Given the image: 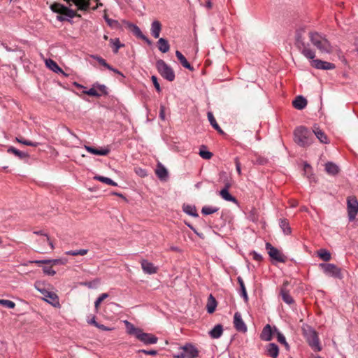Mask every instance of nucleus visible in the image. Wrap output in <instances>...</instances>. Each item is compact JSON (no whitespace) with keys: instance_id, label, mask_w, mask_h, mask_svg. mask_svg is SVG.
<instances>
[{"instance_id":"nucleus-16","label":"nucleus","mask_w":358,"mask_h":358,"mask_svg":"<svg viewBox=\"0 0 358 358\" xmlns=\"http://www.w3.org/2000/svg\"><path fill=\"white\" fill-rule=\"evenodd\" d=\"M141 267L145 273L147 274H155L157 272V267L154 265L152 262H148L146 259L141 261Z\"/></svg>"},{"instance_id":"nucleus-33","label":"nucleus","mask_w":358,"mask_h":358,"mask_svg":"<svg viewBox=\"0 0 358 358\" xmlns=\"http://www.w3.org/2000/svg\"><path fill=\"white\" fill-rule=\"evenodd\" d=\"M237 281L240 285V295L243 298L244 301L247 303L248 301V296L243 280L241 277L238 276L237 278Z\"/></svg>"},{"instance_id":"nucleus-24","label":"nucleus","mask_w":358,"mask_h":358,"mask_svg":"<svg viewBox=\"0 0 358 358\" xmlns=\"http://www.w3.org/2000/svg\"><path fill=\"white\" fill-rule=\"evenodd\" d=\"M31 263H34L38 266H41V264H50L51 266H53V265L64 264V262L61 259H54L34 260V261L31 262Z\"/></svg>"},{"instance_id":"nucleus-38","label":"nucleus","mask_w":358,"mask_h":358,"mask_svg":"<svg viewBox=\"0 0 358 358\" xmlns=\"http://www.w3.org/2000/svg\"><path fill=\"white\" fill-rule=\"evenodd\" d=\"M220 195L223 199L227 201H231L234 203H238V200L227 189H221L220 192Z\"/></svg>"},{"instance_id":"nucleus-32","label":"nucleus","mask_w":358,"mask_h":358,"mask_svg":"<svg viewBox=\"0 0 358 358\" xmlns=\"http://www.w3.org/2000/svg\"><path fill=\"white\" fill-rule=\"evenodd\" d=\"M208 121L211 126L220 134H224V132L217 123L215 118L213 116V114L211 112H208L207 114Z\"/></svg>"},{"instance_id":"nucleus-50","label":"nucleus","mask_w":358,"mask_h":358,"mask_svg":"<svg viewBox=\"0 0 358 358\" xmlns=\"http://www.w3.org/2000/svg\"><path fill=\"white\" fill-rule=\"evenodd\" d=\"M96 89V87L92 86V87L90 88V90H84L83 92V93L85 94H87L89 96H96V97L101 96V94H99Z\"/></svg>"},{"instance_id":"nucleus-19","label":"nucleus","mask_w":358,"mask_h":358,"mask_svg":"<svg viewBox=\"0 0 358 358\" xmlns=\"http://www.w3.org/2000/svg\"><path fill=\"white\" fill-rule=\"evenodd\" d=\"M155 174L161 180H166L169 177L167 169L161 163L157 164Z\"/></svg>"},{"instance_id":"nucleus-37","label":"nucleus","mask_w":358,"mask_h":358,"mask_svg":"<svg viewBox=\"0 0 358 358\" xmlns=\"http://www.w3.org/2000/svg\"><path fill=\"white\" fill-rule=\"evenodd\" d=\"M110 46L113 49V52L115 54H117L119 51V49L122 47L124 46V44L121 43L120 39L118 38H110Z\"/></svg>"},{"instance_id":"nucleus-30","label":"nucleus","mask_w":358,"mask_h":358,"mask_svg":"<svg viewBox=\"0 0 358 358\" xmlns=\"http://www.w3.org/2000/svg\"><path fill=\"white\" fill-rule=\"evenodd\" d=\"M223 333V327L218 324L215 325L212 330L210 331L209 335L212 338H219Z\"/></svg>"},{"instance_id":"nucleus-7","label":"nucleus","mask_w":358,"mask_h":358,"mask_svg":"<svg viewBox=\"0 0 358 358\" xmlns=\"http://www.w3.org/2000/svg\"><path fill=\"white\" fill-rule=\"evenodd\" d=\"M156 68L160 76L166 80L172 82L175 80L176 75L173 69L163 59L157 60Z\"/></svg>"},{"instance_id":"nucleus-28","label":"nucleus","mask_w":358,"mask_h":358,"mask_svg":"<svg viewBox=\"0 0 358 358\" xmlns=\"http://www.w3.org/2000/svg\"><path fill=\"white\" fill-rule=\"evenodd\" d=\"M325 171L329 175L336 176L339 173L340 169L336 164L328 162L325 164Z\"/></svg>"},{"instance_id":"nucleus-39","label":"nucleus","mask_w":358,"mask_h":358,"mask_svg":"<svg viewBox=\"0 0 358 358\" xmlns=\"http://www.w3.org/2000/svg\"><path fill=\"white\" fill-rule=\"evenodd\" d=\"M127 330L129 334L134 335L137 338V335L139 334L142 329L135 327L132 324L126 321Z\"/></svg>"},{"instance_id":"nucleus-36","label":"nucleus","mask_w":358,"mask_h":358,"mask_svg":"<svg viewBox=\"0 0 358 358\" xmlns=\"http://www.w3.org/2000/svg\"><path fill=\"white\" fill-rule=\"evenodd\" d=\"M217 303L216 299L213 297L212 294H210L208 299L207 303V311L208 313H213L215 312V308L217 307Z\"/></svg>"},{"instance_id":"nucleus-13","label":"nucleus","mask_w":358,"mask_h":358,"mask_svg":"<svg viewBox=\"0 0 358 358\" xmlns=\"http://www.w3.org/2000/svg\"><path fill=\"white\" fill-rule=\"evenodd\" d=\"M234 326L238 332L246 333L248 331L247 326L242 319L239 312H236L234 315Z\"/></svg>"},{"instance_id":"nucleus-15","label":"nucleus","mask_w":358,"mask_h":358,"mask_svg":"<svg viewBox=\"0 0 358 358\" xmlns=\"http://www.w3.org/2000/svg\"><path fill=\"white\" fill-rule=\"evenodd\" d=\"M137 339L145 345L155 344L157 342L158 338L152 334L144 333L143 330L137 335Z\"/></svg>"},{"instance_id":"nucleus-29","label":"nucleus","mask_w":358,"mask_h":358,"mask_svg":"<svg viewBox=\"0 0 358 358\" xmlns=\"http://www.w3.org/2000/svg\"><path fill=\"white\" fill-rule=\"evenodd\" d=\"M279 226L285 235H289L292 233V229L287 219L281 218L279 220Z\"/></svg>"},{"instance_id":"nucleus-60","label":"nucleus","mask_w":358,"mask_h":358,"mask_svg":"<svg viewBox=\"0 0 358 358\" xmlns=\"http://www.w3.org/2000/svg\"><path fill=\"white\" fill-rule=\"evenodd\" d=\"M311 169H312V168L308 164L306 163L304 164L303 171H304L305 173L307 174V177L308 178H310L308 173H309V172H310Z\"/></svg>"},{"instance_id":"nucleus-58","label":"nucleus","mask_w":358,"mask_h":358,"mask_svg":"<svg viewBox=\"0 0 358 358\" xmlns=\"http://www.w3.org/2000/svg\"><path fill=\"white\" fill-rule=\"evenodd\" d=\"M139 352H142L145 355H152V356H155L157 355V351L155 350H139Z\"/></svg>"},{"instance_id":"nucleus-42","label":"nucleus","mask_w":358,"mask_h":358,"mask_svg":"<svg viewBox=\"0 0 358 358\" xmlns=\"http://www.w3.org/2000/svg\"><path fill=\"white\" fill-rule=\"evenodd\" d=\"M15 141L20 143H22L23 145H28V146L37 147L38 145H40V143H38V142H33V141H31L29 140H26L22 136L16 137Z\"/></svg>"},{"instance_id":"nucleus-61","label":"nucleus","mask_w":358,"mask_h":358,"mask_svg":"<svg viewBox=\"0 0 358 358\" xmlns=\"http://www.w3.org/2000/svg\"><path fill=\"white\" fill-rule=\"evenodd\" d=\"M66 255H72V256H77L79 255V251L78 250H69L65 252Z\"/></svg>"},{"instance_id":"nucleus-10","label":"nucleus","mask_w":358,"mask_h":358,"mask_svg":"<svg viewBox=\"0 0 358 358\" xmlns=\"http://www.w3.org/2000/svg\"><path fill=\"white\" fill-rule=\"evenodd\" d=\"M347 210L348 215V220L352 222L355 220L356 215L358 213V201L355 196H349L347 199Z\"/></svg>"},{"instance_id":"nucleus-20","label":"nucleus","mask_w":358,"mask_h":358,"mask_svg":"<svg viewBox=\"0 0 358 358\" xmlns=\"http://www.w3.org/2000/svg\"><path fill=\"white\" fill-rule=\"evenodd\" d=\"M313 134L318 138V140L322 143H328L329 140L324 132L321 130L317 124H315L313 129Z\"/></svg>"},{"instance_id":"nucleus-4","label":"nucleus","mask_w":358,"mask_h":358,"mask_svg":"<svg viewBox=\"0 0 358 358\" xmlns=\"http://www.w3.org/2000/svg\"><path fill=\"white\" fill-rule=\"evenodd\" d=\"M303 335L309 346L315 352L322 350L317 332L310 326L306 324L302 327Z\"/></svg>"},{"instance_id":"nucleus-12","label":"nucleus","mask_w":358,"mask_h":358,"mask_svg":"<svg viewBox=\"0 0 358 358\" xmlns=\"http://www.w3.org/2000/svg\"><path fill=\"white\" fill-rule=\"evenodd\" d=\"M289 282L287 280L284 281L282 285L280 287V295L282 297V301L288 304L292 305L294 303V300L293 297L290 295L289 290L287 289V287L289 286Z\"/></svg>"},{"instance_id":"nucleus-53","label":"nucleus","mask_w":358,"mask_h":358,"mask_svg":"<svg viewBox=\"0 0 358 358\" xmlns=\"http://www.w3.org/2000/svg\"><path fill=\"white\" fill-rule=\"evenodd\" d=\"M52 266H43V271L45 275H54L56 273V271L52 269Z\"/></svg>"},{"instance_id":"nucleus-57","label":"nucleus","mask_w":358,"mask_h":358,"mask_svg":"<svg viewBox=\"0 0 358 358\" xmlns=\"http://www.w3.org/2000/svg\"><path fill=\"white\" fill-rule=\"evenodd\" d=\"M234 163H235V165H236V171L238 173V174L240 176L241 175V162L239 161V157H236L234 158Z\"/></svg>"},{"instance_id":"nucleus-6","label":"nucleus","mask_w":358,"mask_h":358,"mask_svg":"<svg viewBox=\"0 0 358 358\" xmlns=\"http://www.w3.org/2000/svg\"><path fill=\"white\" fill-rule=\"evenodd\" d=\"M34 287L43 295V299L54 307H59V300L57 294L53 292L48 291L45 288V283L43 281H36Z\"/></svg>"},{"instance_id":"nucleus-23","label":"nucleus","mask_w":358,"mask_h":358,"mask_svg":"<svg viewBox=\"0 0 358 358\" xmlns=\"http://www.w3.org/2000/svg\"><path fill=\"white\" fill-rule=\"evenodd\" d=\"M176 56L178 58V59L179 60L181 65L184 68H185L191 71H194V67L189 63V62L187 60L185 57L179 50H176Z\"/></svg>"},{"instance_id":"nucleus-5","label":"nucleus","mask_w":358,"mask_h":358,"mask_svg":"<svg viewBox=\"0 0 358 358\" xmlns=\"http://www.w3.org/2000/svg\"><path fill=\"white\" fill-rule=\"evenodd\" d=\"M50 9L52 12L60 14L57 16V20L59 22L70 21L71 19L78 16L76 12L62 3H54L50 6Z\"/></svg>"},{"instance_id":"nucleus-21","label":"nucleus","mask_w":358,"mask_h":358,"mask_svg":"<svg viewBox=\"0 0 358 358\" xmlns=\"http://www.w3.org/2000/svg\"><path fill=\"white\" fill-rule=\"evenodd\" d=\"M307 100L301 95L297 96L295 99L292 101L294 108L297 110H303L307 106Z\"/></svg>"},{"instance_id":"nucleus-22","label":"nucleus","mask_w":358,"mask_h":358,"mask_svg":"<svg viewBox=\"0 0 358 358\" xmlns=\"http://www.w3.org/2000/svg\"><path fill=\"white\" fill-rule=\"evenodd\" d=\"M162 24L159 20H154L151 24L150 32L152 36L155 38L159 37L160 32L162 31Z\"/></svg>"},{"instance_id":"nucleus-51","label":"nucleus","mask_w":358,"mask_h":358,"mask_svg":"<svg viewBox=\"0 0 358 358\" xmlns=\"http://www.w3.org/2000/svg\"><path fill=\"white\" fill-rule=\"evenodd\" d=\"M92 57H93L94 59H96L100 65H101V66H104V67H105V68H106L107 69H110V65L109 64H108V63L106 62V61L103 58H102L101 57L98 56V55H93V56H92Z\"/></svg>"},{"instance_id":"nucleus-59","label":"nucleus","mask_w":358,"mask_h":358,"mask_svg":"<svg viewBox=\"0 0 358 358\" xmlns=\"http://www.w3.org/2000/svg\"><path fill=\"white\" fill-rule=\"evenodd\" d=\"M159 116L161 120H165V106L163 105L160 106Z\"/></svg>"},{"instance_id":"nucleus-54","label":"nucleus","mask_w":358,"mask_h":358,"mask_svg":"<svg viewBox=\"0 0 358 358\" xmlns=\"http://www.w3.org/2000/svg\"><path fill=\"white\" fill-rule=\"evenodd\" d=\"M108 296V294L107 293H103L101 294L95 301L94 302V306L97 309L100 305V303L107 297Z\"/></svg>"},{"instance_id":"nucleus-47","label":"nucleus","mask_w":358,"mask_h":358,"mask_svg":"<svg viewBox=\"0 0 358 358\" xmlns=\"http://www.w3.org/2000/svg\"><path fill=\"white\" fill-rule=\"evenodd\" d=\"M93 87H96L100 92L99 94H101V96H106L108 94V88L106 85L99 84V83H95L93 84Z\"/></svg>"},{"instance_id":"nucleus-43","label":"nucleus","mask_w":358,"mask_h":358,"mask_svg":"<svg viewBox=\"0 0 358 358\" xmlns=\"http://www.w3.org/2000/svg\"><path fill=\"white\" fill-rule=\"evenodd\" d=\"M199 154L205 159H210L213 157V153L206 150V146L204 145L201 146Z\"/></svg>"},{"instance_id":"nucleus-26","label":"nucleus","mask_w":358,"mask_h":358,"mask_svg":"<svg viewBox=\"0 0 358 358\" xmlns=\"http://www.w3.org/2000/svg\"><path fill=\"white\" fill-rule=\"evenodd\" d=\"M266 353L272 358H277L279 354L278 346L273 343H268L266 346Z\"/></svg>"},{"instance_id":"nucleus-56","label":"nucleus","mask_w":358,"mask_h":358,"mask_svg":"<svg viewBox=\"0 0 358 358\" xmlns=\"http://www.w3.org/2000/svg\"><path fill=\"white\" fill-rule=\"evenodd\" d=\"M151 80H152V83H153V85H154V86H155V87L156 90H157L158 92H161L162 89H161V87H160L159 83V82H158V79H157V76H152L151 77Z\"/></svg>"},{"instance_id":"nucleus-8","label":"nucleus","mask_w":358,"mask_h":358,"mask_svg":"<svg viewBox=\"0 0 358 358\" xmlns=\"http://www.w3.org/2000/svg\"><path fill=\"white\" fill-rule=\"evenodd\" d=\"M319 266L328 276L338 279H341L343 278L341 269L334 264L321 263L319 264Z\"/></svg>"},{"instance_id":"nucleus-48","label":"nucleus","mask_w":358,"mask_h":358,"mask_svg":"<svg viewBox=\"0 0 358 358\" xmlns=\"http://www.w3.org/2000/svg\"><path fill=\"white\" fill-rule=\"evenodd\" d=\"M104 19H105L106 22H107V24H108V26H110V27L117 28V29H120L121 27L120 24L117 20H112V19L109 18L107 15L104 16Z\"/></svg>"},{"instance_id":"nucleus-25","label":"nucleus","mask_w":358,"mask_h":358,"mask_svg":"<svg viewBox=\"0 0 358 358\" xmlns=\"http://www.w3.org/2000/svg\"><path fill=\"white\" fill-rule=\"evenodd\" d=\"M7 152L8 153L13 154L15 156L18 157L20 159L27 160L29 159V155L27 152L20 151L14 147H9Z\"/></svg>"},{"instance_id":"nucleus-40","label":"nucleus","mask_w":358,"mask_h":358,"mask_svg":"<svg viewBox=\"0 0 358 358\" xmlns=\"http://www.w3.org/2000/svg\"><path fill=\"white\" fill-rule=\"evenodd\" d=\"M183 211L189 215L196 217L199 216L194 206L186 205L183 206Z\"/></svg>"},{"instance_id":"nucleus-52","label":"nucleus","mask_w":358,"mask_h":358,"mask_svg":"<svg viewBox=\"0 0 358 358\" xmlns=\"http://www.w3.org/2000/svg\"><path fill=\"white\" fill-rule=\"evenodd\" d=\"M0 305L10 309L15 307V303L13 301L7 299H0Z\"/></svg>"},{"instance_id":"nucleus-11","label":"nucleus","mask_w":358,"mask_h":358,"mask_svg":"<svg viewBox=\"0 0 358 358\" xmlns=\"http://www.w3.org/2000/svg\"><path fill=\"white\" fill-rule=\"evenodd\" d=\"M266 249L272 259L281 263H285L287 261V257L270 243H266Z\"/></svg>"},{"instance_id":"nucleus-46","label":"nucleus","mask_w":358,"mask_h":358,"mask_svg":"<svg viewBox=\"0 0 358 358\" xmlns=\"http://www.w3.org/2000/svg\"><path fill=\"white\" fill-rule=\"evenodd\" d=\"M34 234H36V235H41V236H43L45 237V238L43 239V241H46L47 243H48V244L50 245V249L51 250H53L54 249V245L52 243V242L50 241L48 235L45 233H44L43 231L42 230H39V231H34Z\"/></svg>"},{"instance_id":"nucleus-31","label":"nucleus","mask_w":358,"mask_h":358,"mask_svg":"<svg viewBox=\"0 0 358 358\" xmlns=\"http://www.w3.org/2000/svg\"><path fill=\"white\" fill-rule=\"evenodd\" d=\"M274 333L276 334L278 341L284 345L287 351H289L290 346L289 343L286 341L284 335L281 332H280L276 327H274Z\"/></svg>"},{"instance_id":"nucleus-49","label":"nucleus","mask_w":358,"mask_h":358,"mask_svg":"<svg viewBox=\"0 0 358 358\" xmlns=\"http://www.w3.org/2000/svg\"><path fill=\"white\" fill-rule=\"evenodd\" d=\"M268 160L267 158L260 156V155L256 156L255 159L253 161V163L255 164H258V165H265V164H268Z\"/></svg>"},{"instance_id":"nucleus-55","label":"nucleus","mask_w":358,"mask_h":358,"mask_svg":"<svg viewBox=\"0 0 358 358\" xmlns=\"http://www.w3.org/2000/svg\"><path fill=\"white\" fill-rule=\"evenodd\" d=\"M250 255L252 257V259L256 262H262L263 259L262 256L257 253L256 251H252L250 252Z\"/></svg>"},{"instance_id":"nucleus-34","label":"nucleus","mask_w":358,"mask_h":358,"mask_svg":"<svg viewBox=\"0 0 358 358\" xmlns=\"http://www.w3.org/2000/svg\"><path fill=\"white\" fill-rule=\"evenodd\" d=\"M122 22L131 30V31H132V33L136 37L138 38L139 36H141L143 34L141 30L137 25L126 20H123Z\"/></svg>"},{"instance_id":"nucleus-14","label":"nucleus","mask_w":358,"mask_h":358,"mask_svg":"<svg viewBox=\"0 0 358 358\" xmlns=\"http://www.w3.org/2000/svg\"><path fill=\"white\" fill-rule=\"evenodd\" d=\"M311 59V66L317 69L331 70L336 68V66L334 63L322 61L318 59Z\"/></svg>"},{"instance_id":"nucleus-2","label":"nucleus","mask_w":358,"mask_h":358,"mask_svg":"<svg viewBox=\"0 0 358 358\" xmlns=\"http://www.w3.org/2000/svg\"><path fill=\"white\" fill-rule=\"evenodd\" d=\"M313 131L304 126L296 127L294 131V142L301 147L310 145L313 142Z\"/></svg>"},{"instance_id":"nucleus-62","label":"nucleus","mask_w":358,"mask_h":358,"mask_svg":"<svg viewBox=\"0 0 358 358\" xmlns=\"http://www.w3.org/2000/svg\"><path fill=\"white\" fill-rule=\"evenodd\" d=\"M110 69H108V70L121 76L122 78H124V76L123 75V73L122 72H120L118 69H115L114 67H113L111 65L110 66Z\"/></svg>"},{"instance_id":"nucleus-17","label":"nucleus","mask_w":358,"mask_h":358,"mask_svg":"<svg viewBox=\"0 0 358 358\" xmlns=\"http://www.w3.org/2000/svg\"><path fill=\"white\" fill-rule=\"evenodd\" d=\"M85 148L88 152H90L92 155H99V156H106V155H108L109 152H110V150L108 148H101L100 149H98V148H93L92 146L85 145Z\"/></svg>"},{"instance_id":"nucleus-3","label":"nucleus","mask_w":358,"mask_h":358,"mask_svg":"<svg viewBox=\"0 0 358 358\" xmlns=\"http://www.w3.org/2000/svg\"><path fill=\"white\" fill-rule=\"evenodd\" d=\"M309 39L311 43L317 48L322 53H331L333 51L330 42L325 36L317 32L310 31L308 34Z\"/></svg>"},{"instance_id":"nucleus-9","label":"nucleus","mask_w":358,"mask_h":358,"mask_svg":"<svg viewBox=\"0 0 358 358\" xmlns=\"http://www.w3.org/2000/svg\"><path fill=\"white\" fill-rule=\"evenodd\" d=\"M181 351L175 356L176 358H196L199 356V350L192 343H187L180 347Z\"/></svg>"},{"instance_id":"nucleus-64","label":"nucleus","mask_w":358,"mask_h":358,"mask_svg":"<svg viewBox=\"0 0 358 358\" xmlns=\"http://www.w3.org/2000/svg\"><path fill=\"white\" fill-rule=\"evenodd\" d=\"M96 327H97L98 329H99L101 330H103V331H108V330H110L109 328L106 327L103 324H99V323L97 324Z\"/></svg>"},{"instance_id":"nucleus-35","label":"nucleus","mask_w":358,"mask_h":358,"mask_svg":"<svg viewBox=\"0 0 358 358\" xmlns=\"http://www.w3.org/2000/svg\"><path fill=\"white\" fill-rule=\"evenodd\" d=\"M158 48L160 52L162 53L167 52L170 49V45L168 41L164 38H160L158 40Z\"/></svg>"},{"instance_id":"nucleus-63","label":"nucleus","mask_w":358,"mask_h":358,"mask_svg":"<svg viewBox=\"0 0 358 358\" xmlns=\"http://www.w3.org/2000/svg\"><path fill=\"white\" fill-rule=\"evenodd\" d=\"M138 38L143 40L144 41H145L148 45L152 44V41L143 34H142L141 36H139Z\"/></svg>"},{"instance_id":"nucleus-45","label":"nucleus","mask_w":358,"mask_h":358,"mask_svg":"<svg viewBox=\"0 0 358 358\" xmlns=\"http://www.w3.org/2000/svg\"><path fill=\"white\" fill-rule=\"evenodd\" d=\"M219 210V208L210 206H205L201 209V213L204 215H211Z\"/></svg>"},{"instance_id":"nucleus-1","label":"nucleus","mask_w":358,"mask_h":358,"mask_svg":"<svg viewBox=\"0 0 358 358\" xmlns=\"http://www.w3.org/2000/svg\"><path fill=\"white\" fill-rule=\"evenodd\" d=\"M304 34V29H299L296 31L295 45L305 57L307 59H315V52L310 48L308 43H306Z\"/></svg>"},{"instance_id":"nucleus-44","label":"nucleus","mask_w":358,"mask_h":358,"mask_svg":"<svg viewBox=\"0 0 358 358\" xmlns=\"http://www.w3.org/2000/svg\"><path fill=\"white\" fill-rule=\"evenodd\" d=\"M94 179L102 182H104L107 185H112V186H117V184L114 182L113 180H111L109 178L101 176H96L94 177Z\"/></svg>"},{"instance_id":"nucleus-18","label":"nucleus","mask_w":358,"mask_h":358,"mask_svg":"<svg viewBox=\"0 0 358 358\" xmlns=\"http://www.w3.org/2000/svg\"><path fill=\"white\" fill-rule=\"evenodd\" d=\"M273 332L271 325L268 324L263 328L260 334V338L264 341H270L272 340Z\"/></svg>"},{"instance_id":"nucleus-41","label":"nucleus","mask_w":358,"mask_h":358,"mask_svg":"<svg viewBox=\"0 0 358 358\" xmlns=\"http://www.w3.org/2000/svg\"><path fill=\"white\" fill-rule=\"evenodd\" d=\"M317 253V256L324 262H328L331 259V253L325 249H320Z\"/></svg>"},{"instance_id":"nucleus-27","label":"nucleus","mask_w":358,"mask_h":358,"mask_svg":"<svg viewBox=\"0 0 358 358\" xmlns=\"http://www.w3.org/2000/svg\"><path fill=\"white\" fill-rule=\"evenodd\" d=\"M46 66L52 71L57 73H62L65 76L66 74L64 72V71L59 66V65L57 64L56 62L51 59H48L45 61Z\"/></svg>"}]
</instances>
